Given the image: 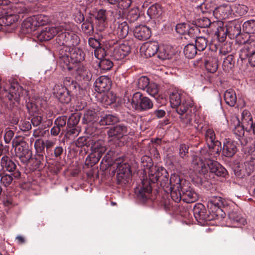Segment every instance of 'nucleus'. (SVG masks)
<instances>
[{"label": "nucleus", "instance_id": "nucleus-1", "mask_svg": "<svg viewBox=\"0 0 255 255\" xmlns=\"http://www.w3.org/2000/svg\"><path fill=\"white\" fill-rule=\"evenodd\" d=\"M179 176L176 174H172L169 180V174L167 170L162 167L152 166L150 167L148 172L149 181L143 179L141 185L134 189L135 194L138 200L142 202H146L149 198L152 191L150 183L160 184L161 187L166 192L173 190L175 186L172 181L173 176Z\"/></svg>", "mask_w": 255, "mask_h": 255}, {"label": "nucleus", "instance_id": "nucleus-2", "mask_svg": "<svg viewBox=\"0 0 255 255\" xmlns=\"http://www.w3.org/2000/svg\"><path fill=\"white\" fill-rule=\"evenodd\" d=\"M175 185L171 192V197L175 202L182 200L184 202L190 203L198 199L197 193L190 187V183L180 176H173L172 180Z\"/></svg>", "mask_w": 255, "mask_h": 255}, {"label": "nucleus", "instance_id": "nucleus-3", "mask_svg": "<svg viewBox=\"0 0 255 255\" xmlns=\"http://www.w3.org/2000/svg\"><path fill=\"white\" fill-rule=\"evenodd\" d=\"M205 162L201 157H195L193 160L195 169L205 178L208 179V174L211 173L219 177H225L227 174L226 169L219 162L205 157Z\"/></svg>", "mask_w": 255, "mask_h": 255}, {"label": "nucleus", "instance_id": "nucleus-4", "mask_svg": "<svg viewBox=\"0 0 255 255\" xmlns=\"http://www.w3.org/2000/svg\"><path fill=\"white\" fill-rule=\"evenodd\" d=\"M117 170V183L124 187L131 180V171L129 164L121 161L120 158L114 161V168Z\"/></svg>", "mask_w": 255, "mask_h": 255}, {"label": "nucleus", "instance_id": "nucleus-5", "mask_svg": "<svg viewBox=\"0 0 255 255\" xmlns=\"http://www.w3.org/2000/svg\"><path fill=\"white\" fill-rule=\"evenodd\" d=\"M127 98L128 102H130L132 108L138 111H146L153 106L152 101L148 97L143 96L142 94L138 92L133 94L131 101L128 97Z\"/></svg>", "mask_w": 255, "mask_h": 255}, {"label": "nucleus", "instance_id": "nucleus-6", "mask_svg": "<svg viewBox=\"0 0 255 255\" xmlns=\"http://www.w3.org/2000/svg\"><path fill=\"white\" fill-rule=\"evenodd\" d=\"M56 40L59 45H67L68 46H76L80 42L78 36L72 31L64 30L60 27Z\"/></svg>", "mask_w": 255, "mask_h": 255}, {"label": "nucleus", "instance_id": "nucleus-7", "mask_svg": "<svg viewBox=\"0 0 255 255\" xmlns=\"http://www.w3.org/2000/svg\"><path fill=\"white\" fill-rule=\"evenodd\" d=\"M15 147V155L24 164H27L28 160L32 156V151L29 149L28 144L22 139H15L12 141Z\"/></svg>", "mask_w": 255, "mask_h": 255}, {"label": "nucleus", "instance_id": "nucleus-8", "mask_svg": "<svg viewBox=\"0 0 255 255\" xmlns=\"http://www.w3.org/2000/svg\"><path fill=\"white\" fill-rule=\"evenodd\" d=\"M170 102L171 107L176 108L177 113L179 115L184 114L192 106L191 102L183 100L181 94L178 92H172L170 95Z\"/></svg>", "mask_w": 255, "mask_h": 255}, {"label": "nucleus", "instance_id": "nucleus-9", "mask_svg": "<svg viewBox=\"0 0 255 255\" xmlns=\"http://www.w3.org/2000/svg\"><path fill=\"white\" fill-rule=\"evenodd\" d=\"M205 137L208 144L209 154L216 157L219 155L221 150V142L216 139L214 131L212 128H208L206 130Z\"/></svg>", "mask_w": 255, "mask_h": 255}, {"label": "nucleus", "instance_id": "nucleus-10", "mask_svg": "<svg viewBox=\"0 0 255 255\" xmlns=\"http://www.w3.org/2000/svg\"><path fill=\"white\" fill-rule=\"evenodd\" d=\"M24 90L17 83L10 84L9 91L4 89L2 92L1 99L8 100L10 102H16L19 104L20 97L23 94Z\"/></svg>", "mask_w": 255, "mask_h": 255}, {"label": "nucleus", "instance_id": "nucleus-11", "mask_svg": "<svg viewBox=\"0 0 255 255\" xmlns=\"http://www.w3.org/2000/svg\"><path fill=\"white\" fill-rule=\"evenodd\" d=\"M19 166L17 162L12 160L9 156L4 155L0 159V166L2 168V172H7L12 174L15 178H21Z\"/></svg>", "mask_w": 255, "mask_h": 255}, {"label": "nucleus", "instance_id": "nucleus-12", "mask_svg": "<svg viewBox=\"0 0 255 255\" xmlns=\"http://www.w3.org/2000/svg\"><path fill=\"white\" fill-rule=\"evenodd\" d=\"M104 143L102 144H95L93 146L91 153L87 157L85 165L88 167H92L98 162L103 154L106 151Z\"/></svg>", "mask_w": 255, "mask_h": 255}, {"label": "nucleus", "instance_id": "nucleus-13", "mask_svg": "<svg viewBox=\"0 0 255 255\" xmlns=\"http://www.w3.org/2000/svg\"><path fill=\"white\" fill-rule=\"evenodd\" d=\"M118 40H113L110 45H113L112 52V56L116 60H120L124 58L130 52V47L128 42H124L117 45Z\"/></svg>", "mask_w": 255, "mask_h": 255}, {"label": "nucleus", "instance_id": "nucleus-14", "mask_svg": "<svg viewBox=\"0 0 255 255\" xmlns=\"http://www.w3.org/2000/svg\"><path fill=\"white\" fill-rule=\"evenodd\" d=\"M131 129L128 125L120 124L111 127L107 131L109 137L120 140L130 133Z\"/></svg>", "mask_w": 255, "mask_h": 255}, {"label": "nucleus", "instance_id": "nucleus-15", "mask_svg": "<svg viewBox=\"0 0 255 255\" xmlns=\"http://www.w3.org/2000/svg\"><path fill=\"white\" fill-rule=\"evenodd\" d=\"M111 28L113 30L114 34L120 39L126 38L128 33V25L126 21L122 19H115Z\"/></svg>", "mask_w": 255, "mask_h": 255}, {"label": "nucleus", "instance_id": "nucleus-16", "mask_svg": "<svg viewBox=\"0 0 255 255\" xmlns=\"http://www.w3.org/2000/svg\"><path fill=\"white\" fill-rule=\"evenodd\" d=\"M53 93L61 103L67 104L71 101L72 96L70 90L61 85H55L53 89Z\"/></svg>", "mask_w": 255, "mask_h": 255}, {"label": "nucleus", "instance_id": "nucleus-17", "mask_svg": "<svg viewBox=\"0 0 255 255\" xmlns=\"http://www.w3.org/2000/svg\"><path fill=\"white\" fill-rule=\"evenodd\" d=\"M75 77L78 81H90L92 78V74L86 66L79 64L75 68Z\"/></svg>", "mask_w": 255, "mask_h": 255}, {"label": "nucleus", "instance_id": "nucleus-18", "mask_svg": "<svg viewBox=\"0 0 255 255\" xmlns=\"http://www.w3.org/2000/svg\"><path fill=\"white\" fill-rule=\"evenodd\" d=\"M95 86L96 91L99 93L108 92L111 88L112 81L107 76H100L96 80Z\"/></svg>", "mask_w": 255, "mask_h": 255}, {"label": "nucleus", "instance_id": "nucleus-19", "mask_svg": "<svg viewBox=\"0 0 255 255\" xmlns=\"http://www.w3.org/2000/svg\"><path fill=\"white\" fill-rule=\"evenodd\" d=\"M60 27H46L37 34V37L40 41H48L58 33Z\"/></svg>", "mask_w": 255, "mask_h": 255}, {"label": "nucleus", "instance_id": "nucleus-20", "mask_svg": "<svg viewBox=\"0 0 255 255\" xmlns=\"http://www.w3.org/2000/svg\"><path fill=\"white\" fill-rule=\"evenodd\" d=\"M238 150L237 143L230 139H225L223 142L222 153L227 157H232Z\"/></svg>", "mask_w": 255, "mask_h": 255}, {"label": "nucleus", "instance_id": "nucleus-21", "mask_svg": "<svg viewBox=\"0 0 255 255\" xmlns=\"http://www.w3.org/2000/svg\"><path fill=\"white\" fill-rule=\"evenodd\" d=\"M19 104L16 102H10L9 108L10 110L9 118L10 123L12 125H17L21 117L22 110L18 107Z\"/></svg>", "mask_w": 255, "mask_h": 255}, {"label": "nucleus", "instance_id": "nucleus-22", "mask_svg": "<svg viewBox=\"0 0 255 255\" xmlns=\"http://www.w3.org/2000/svg\"><path fill=\"white\" fill-rule=\"evenodd\" d=\"M225 205V200L220 197L213 196L209 198L208 200L207 207L213 212L221 210Z\"/></svg>", "mask_w": 255, "mask_h": 255}, {"label": "nucleus", "instance_id": "nucleus-23", "mask_svg": "<svg viewBox=\"0 0 255 255\" xmlns=\"http://www.w3.org/2000/svg\"><path fill=\"white\" fill-rule=\"evenodd\" d=\"M242 22L239 20L230 21L226 25L231 38L237 37L241 33Z\"/></svg>", "mask_w": 255, "mask_h": 255}, {"label": "nucleus", "instance_id": "nucleus-24", "mask_svg": "<svg viewBox=\"0 0 255 255\" xmlns=\"http://www.w3.org/2000/svg\"><path fill=\"white\" fill-rule=\"evenodd\" d=\"M133 33L136 38L141 40H146L151 36L150 29L144 25L136 26L134 29Z\"/></svg>", "mask_w": 255, "mask_h": 255}, {"label": "nucleus", "instance_id": "nucleus-25", "mask_svg": "<svg viewBox=\"0 0 255 255\" xmlns=\"http://www.w3.org/2000/svg\"><path fill=\"white\" fill-rule=\"evenodd\" d=\"M229 219L230 223L234 227H242L247 224L246 219L241 214L234 211H232L229 214Z\"/></svg>", "mask_w": 255, "mask_h": 255}, {"label": "nucleus", "instance_id": "nucleus-26", "mask_svg": "<svg viewBox=\"0 0 255 255\" xmlns=\"http://www.w3.org/2000/svg\"><path fill=\"white\" fill-rule=\"evenodd\" d=\"M194 216L197 221L207 220L208 215L205 206L202 204H196L193 210Z\"/></svg>", "mask_w": 255, "mask_h": 255}, {"label": "nucleus", "instance_id": "nucleus-27", "mask_svg": "<svg viewBox=\"0 0 255 255\" xmlns=\"http://www.w3.org/2000/svg\"><path fill=\"white\" fill-rule=\"evenodd\" d=\"M104 142L102 140H95L90 137H80L78 138L76 142V145L77 147H82L86 146L88 147H90L91 150L93 149V146L96 144H102Z\"/></svg>", "mask_w": 255, "mask_h": 255}, {"label": "nucleus", "instance_id": "nucleus-28", "mask_svg": "<svg viewBox=\"0 0 255 255\" xmlns=\"http://www.w3.org/2000/svg\"><path fill=\"white\" fill-rule=\"evenodd\" d=\"M142 48L145 50V55L146 57H150L157 54L159 45L157 42H149L143 45Z\"/></svg>", "mask_w": 255, "mask_h": 255}, {"label": "nucleus", "instance_id": "nucleus-29", "mask_svg": "<svg viewBox=\"0 0 255 255\" xmlns=\"http://www.w3.org/2000/svg\"><path fill=\"white\" fill-rule=\"evenodd\" d=\"M21 27L22 32L29 33L35 31L37 26L35 19L29 17L23 21Z\"/></svg>", "mask_w": 255, "mask_h": 255}, {"label": "nucleus", "instance_id": "nucleus-30", "mask_svg": "<svg viewBox=\"0 0 255 255\" xmlns=\"http://www.w3.org/2000/svg\"><path fill=\"white\" fill-rule=\"evenodd\" d=\"M196 7L201 10L203 13L213 12L215 14L217 5L214 1L206 0L197 5Z\"/></svg>", "mask_w": 255, "mask_h": 255}, {"label": "nucleus", "instance_id": "nucleus-31", "mask_svg": "<svg viewBox=\"0 0 255 255\" xmlns=\"http://www.w3.org/2000/svg\"><path fill=\"white\" fill-rule=\"evenodd\" d=\"M162 7L158 3H155L151 5L148 8L147 11V14L151 19H156L159 18L162 15Z\"/></svg>", "mask_w": 255, "mask_h": 255}, {"label": "nucleus", "instance_id": "nucleus-32", "mask_svg": "<svg viewBox=\"0 0 255 255\" xmlns=\"http://www.w3.org/2000/svg\"><path fill=\"white\" fill-rule=\"evenodd\" d=\"M20 178H15L11 173H6L0 171V183L5 187L9 186L15 180H18Z\"/></svg>", "mask_w": 255, "mask_h": 255}, {"label": "nucleus", "instance_id": "nucleus-33", "mask_svg": "<svg viewBox=\"0 0 255 255\" xmlns=\"http://www.w3.org/2000/svg\"><path fill=\"white\" fill-rule=\"evenodd\" d=\"M120 119L116 115L104 114L101 117L99 124L102 126L111 125L119 122Z\"/></svg>", "mask_w": 255, "mask_h": 255}, {"label": "nucleus", "instance_id": "nucleus-34", "mask_svg": "<svg viewBox=\"0 0 255 255\" xmlns=\"http://www.w3.org/2000/svg\"><path fill=\"white\" fill-rule=\"evenodd\" d=\"M204 64L206 69L210 73H214L218 69V60L215 57L206 58L204 60Z\"/></svg>", "mask_w": 255, "mask_h": 255}, {"label": "nucleus", "instance_id": "nucleus-35", "mask_svg": "<svg viewBox=\"0 0 255 255\" xmlns=\"http://www.w3.org/2000/svg\"><path fill=\"white\" fill-rule=\"evenodd\" d=\"M59 64L63 70L71 71L74 68V63L70 59V56H59Z\"/></svg>", "mask_w": 255, "mask_h": 255}, {"label": "nucleus", "instance_id": "nucleus-36", "mask_svg": "<svg viewBox=\"0 0 255 255\" xmlns=\"http://www.w3.org/2000/svg\"><path fill=\"white\" fill-rule=\"evenodd\" d=\"M85 58V53L82 50L79 48H72L70 55V59L74 63L80 62Z\"/></svg>", "mask_w": 255, "mask_h": 255}, {"label": "nucleus", "instance_id": "nucleus-37", "mask_svg": "<svg viewBox=\"0 0 255 255\" xmlns=\"http://www.w3.org/2000/svg\"><path fill=\"white\" fill-rule=\"evenodd\" d=\"M224 98L226 104L231 107H233L236 103V94L232 89H228L225 92Z\"/></svg>", "mask_w": 255, "mask_h": 255}, {"label": "nucleus", "instance_id": "nucleus-38", "mask_svg": "<svg viewBox=\"0 0 255 255\" xmlns=\"http://www.w3.org/2000/svg\"><path fill=\"white\" fill-rule=\"evenodd\" d=\"M5 13L3 8H0V26H8L14 21L12 15H5Z\"/></svg>", "mask_w": 255, "mask_h": 255}, {"label": "nucleus", "instance_id": "nucleus-39", "mask_svg": "<svg viewBox=\"0 0 255 255\" xmlns=\"http://www.w3.org/2000/svg\"><path fill=\"white\" fill-rule=\"evenodd\" d=\"M32 116V118L31 119V123L34 127H40L41 125L44 126L47 125L48 127L50 125L52 124V121L50 120H47L46 121H44L43 117L42 116L36 115L35 114Z\"/></svg>", "mask_w": 255, "mask_h": 255}, {"label": "nucleus", "instance_id": "nucleus-40", "mask_svg": "<svg viewBox=\"0 0 255 255\" xmlns=\"http://www.w3.org/2000/svg\"><path fill=\"white\" fill-rule=\"evenodd\" d=\"M157 54V57L163 60L170 59L172 56V52L170 49L164 46H159Z\"/></svg>", "mask_w": 255, "mask_h": 255}, {"label": "nucleus", "instance_id": "nucleus-41", "mask_svg": "<svg viewBox=\"0 0 255 255\" xmlns=\"http://www.w3.org/2000/svg\"><path fill=\"white\" fill-rule=\"evenodd\" d=\"M26 107L27 112L30 116L38 114L39 111V108L37 105L35 100L33 99H29L28 101L26 100Z\"/></svg>", "mask_w": 255, "mask_h": 255}, {"label": "nucleus", "instance_id": "nucleus-42", "mask_svg": "<svg viewBox=\"0 0 255 255\" xmlns=\"http://www.w3.org/2000/svg\"><path fill=\"white\" fill-rule=\"evenodd\" d=\"M82 120L85 124L95 122L98 120L97 114L94 111L88 110L84 113Z\"/></svg>", "mask_w": 255, "mask_h": 255}, {"label": "nucleus", "instance_id": "nucleus-43", "mask_svg": "<svg viewBox=\"0 0 255 255\" xmlns=\"http://www.w3.org/2000/svg\"><path fill=\"white\" fill-rule=\"evenodd\" d=\"M208 40L203 36H198L195 39V44L196 49L199 51H204L207 46Z\"/></svg>", "mask_w": 255, "mask_h": 255}, {"label": "nucleus", "instance_id": "nucleus-44", "mask_svg": "<svg viewBox=\"0 0 255 255\" xmlns=\"http://www.w3.org/2000/svg\"><path fill=\"white\" fill-rule=\"evenodd\" d=\"M197 49L193 43H189L186 45L184 49L185 56L188 58H194L197 54Z\"/></svg>", "mask_w": 255, "mask_h": 255}, {"label": "nucleus", "instance_id": "nucleus-45", "mask_svg": "<svg viewBox=\"0 0 255 255\" xmlns=\"http://www.w3.org/2000/svg\"><path fill=\"white\" fill-rule=\"evenodd\" d=\"M42 160H43V154H36L35 157L30 158L28 163L30 164L32 170H36L40 167Z\"/></svg>", "mask_w": 255, "mask_h": 255}, {"label": "nucleus", "instance_id": "nucleus-46", "mask_svg": "<svg viewBox=\"0 0 255 255\" xmlns=\"http://www.w3.org/2000/svg\"><path fill=\"white\" fill-rule=\"evenodd\" d=\"M150 83L149 79L146 76H141L135 81V85L138 89L144 91Z\"/></svg>", "mask_w": 255, "mask_h": 255}, {"label": "nucleus", "instance_id": "nucleus-47", "mask_svg": "<svg viewBox=\"0 0 255 255\" xmlns=\"http://www.w3.org/2000/svg\"><path fill=\"white\" fill-rule=\"evenodd\" d=\"M243 29L247 33H255V20L251 19L243 24Z\"/></svg>", "mask_w": 255, "mask_h": 255}, {"label": "nucleus", "instance_id": "nucleus-48", "mask_svg": "<svg viewBox=\"0 0 255 255\" xmlns=\"http://www.w3.org/2000/svg\"><path fill=\"white\" fill-rule=\"evenodd\" d=\"M82 31L89 35L93 33L94 31V27L92 24V21L91 18H88L86 21H84L82 24Z\"/></svg>", "mask_w": 255, "mask_h": 255}, {"label": "nucleus", "instance_id": "nucleus-49", "mask_svg": "<svg viewBox=\"0 0 255 255\" xmlns=\"http://www.w3.org/2000/svg\"><path fill=\"white\" fill-rule=\"evenodd\" d=\"M111 155L108 153L102 160L101 162V168L103 170H106L109 167H113L114 168V163H112V159Z\"/></svg>", "mask_w": 255, "mask_h": 255}, {"label": "nucleus", "instance_id": "nucleus-50", "mask_svg": "<svg viewBox=\"0 0 255 255\" xmlns=\"http://www.w3.org/2000/svg\"><path fill=\"white\" fill-rule=\"evenodd\" d=\"M234 123V127L233 128L234 134L239 137H242L245 133L244 126L241 125L240 121L238 119L235 120Z\"/></svg>", "mask_w": 255, "mask_h": 255}, {"label": "nucleus", "instance_id": "nucleus-51", "mask_svg": "<svg viewBox=\"0 0 255 255\" xmlns=\"http://www.w3.org/2000/svg\"><path fill=\"white\" fill-rule=\"evenodd\" d=\"M98 66L101 70L107 71L113 67V63L109 59L103 58L100 61Z\"/></svg>", "mask_w": 255, "mask_h": 255}, {"label": "nucleus", "instance_id": "nucleus-52", "mask_svg": "<svg viewBox=\"0 0 255 255\" xmlns=\"http://www.w3.org/2000/svg\"><path fill=\"white\" fill-rule=\"evenodd\" d=\"M193 106L189 108V110L184 114L180 115V119L183 124L188 125L191 124L192 120L193 114H192V108Z\"/></svg>", "mask_w": 255, "mask_h": 255}, {"label": "nucleus", "instance_id": "nucleus-53", "mask_svg": "<svg viewBox=\"0 0 255 255\" xmlns=\"http://www.w3.org/2000/svg\"><path fill=\"white\" fill-rule=\"evenodd\" d=\"M144 91H146L151 96L155 98L158 93L159 88L157 84L151 82L149 84V85H148Z\"/></svg>", "mask_w": 255, "mask_h": 255}, {"label": "nucleus", "instance_id": "nucleus-54", "mask_svg": "<svg viewBox=\"0 0 255 255\" xmlns=\"http://www.w3.org/2000/svg\"><path fill=\"white\" fill-rule=\"evenodd\" d=\"M243 122H247L250 126L251 129H252L254 134L255 135V123H253L252 117L248 111H245L243 113Z\"/></svg>", "mask_w": 255, "mask_h": 255}, {"label": "nucleus", "instance_id": "nucleus-55", "mask_svg": "<svg viewBox=\"0 0 255 255\" xmlns=\"http://www.w3.org/2000/svg\"><path fill=\"white\" fill-rule=\"evenodd\" d=\"M200 33V29L197 26V25L195 24H189L188 27V29L187 31V33L190 37H198V35Z\"/></svg>", "mask_w": 255, "mask_h": 255}, {"label": "nucleus", "instance_id": "nucleus-56", "mask_svg": "<svg viewBox=\"0 0 255 255\" xmlns=\"http://www.w3.org/2000/svg\"><path fill=\"white\" fill-rule=\"evenodd\" d=\"M228 34L227 31V28L219 26L217 28V30L215 32V34L218 37L219 40L221 42H223L226 38L227 34Z\"/></svg>", "mask_w": 255, "mask_h": 255}, {"label": "nucleus", "instance_id": "nucleus-57", "mask_svg": "<svg viewBox=\"0 0 255 255\" xmlns=\"http://www.w3.org/2000/svg\"><path fill=\"white\" fill-rule=\"evenodd\" d=\"M245 169L248 174L250 175L255 170V158H251L245 162Z\"/></svg>", "mask_w": 255, "mask_h": 255}, {"label": "nucleus", "instance_id": "nucleus-58", "mask_svg": "<svg viewBox=\"0 0 255 255\" xmlns=\"http://www.w3.org/2000/svg\"><path fill=\"white\" fill-rule=\"evenodd\" d=\"M63 84L65 87L69 90H75L76 89L78 84L73 79L70 77H66L63 80Z\"/></svg>", "mask_w": 255, "mask_h": 255}, {"label": "nucleus", "instance_id": "nucleus-59", "mask_svg": "<svg viewBox=\"0 0 255 255\" xmlns=\"http://www.w3.org/2000/svg\"><path fill=\"white\" fill-rule=\"evenodd\" d=\"M139 17V9L137 7L131 8L127 15L128 19L133 22L136 20Z\"/></svg>", "mask_w": 255, "mask_h": 255}, {"label": "nucleus", "instance_id": "nucleus-60", "mask_svg": "<svg viewBox=\"0 0 255 255\" xmlns=\"http://www.w3.org/2000/svg\"><path fill=\"white\" fill-rule=\"evenodd\" d=\"M46 128L45 126L41 125L37 128L33 130V136L35 137L43 136L49 132L48 129Z\"/></svg>", "mask_w": 255, "mask_h": 255}, {"label": "nucleus", "instance_id": "nucleus-61", "mask_svg": "<svg viewBox=\"0 0 255 255\" xmlns=\"http://www.w3.org/2000/svg\"><path fill=\"white\" fill-rule=\"evenodd\" d=\"M80 116L78 114H73L69 117L67 121V127L70 128L71 127H75L76 126L79 121Z\"/></svg>", "mask_w": 255, "mask_h": 255}, {"label": "nucleus", "instance_id": "nucleus-62", "mask_svg": "<svg viewBox=\"0 0 255 255\" xmlns=\"http://www.w3.org/2000/svg\"><path fill=\"white\" fill-rule=\"evenodd\" d=\"M195 23L199 28V27L205 28L209 27L211 24V22L208 18L203 17L197 19Z\"/></svg>", "mask_w": 255, "mask_h": 255}, {"label": "nucleus", "instance_id": "nucleus-63", "mask_svg": "<svg viewBox=\"0 0 255 255\" xmlns=\"http://www.w3.org/2000/svg\"><path fill=\"white\" fill-rule=\"evenodd\" d=\"M34 147L36 149L37 154H43L45 148L44 141L40 139L36 140L34 142Z\"/></svg>", "mask_w": 255, "mask_h": 255}, {"label": "nucleus", "instance_id": "nucleus-64", "mask_svg": "<svg viewBox=\"0 0 255 255\" xmlns=\"http://www.w3.org/2000/svg\"><path fill=\"white\" fill-rule=\"evenodd\" d=\"M235 62L234 56L230 54L228 55L224 59L223 65L224 67H227L228 69H231L234 67Z\"/></svg>", "mask_w": 255, "mask_h": 255}]
</instances>
